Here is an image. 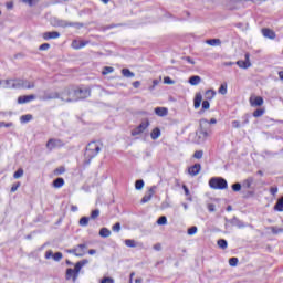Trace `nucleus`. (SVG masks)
Returning a JSON list of instances; mask_svg holds the SVG:
<instances>
[{
    "label": "nucleus",
    "mask_w": 283,
    "mask_h": 283,
    "mask_svg": "<svg viewBox=\"0 0 283 283\" xmlns=\"http://www.w3.org/2000/svg\"><path fill=\"white\" fill-rule=\"evenodd\" d=\"M101 153V144L96 142H92L86 146V150L84 154L85 157V164L90 165L92 163V158H96L98 154Z\"/></svg>",
    "instance_id": "obj_1"
},
{
    "label": "nucleus",
    "mask_w": 283,
    "mask_h": 283,
    "mask_svg": "<svg viewBox=\"0 0 283 283\" xmlns=\"http://www.w3.org/2000/svg\"><path fill=\"white\" fill-rule=\"evenodd\" d=\"M51 23L53 28H78L83 25L78 22H70L67 20H61L57 18H54Z\"/></svg>",
    "instance_id": "obj_2"
},
{
    "label": "nucleus",
    "mask_w": 283,
    "mask_h": 283,
    "mask_svg": "<svg viewBox=\"0 0 283 283\" xmlns=\"http://www.w3.org/2000/svg\"><path fill=\"white\" fill-rule=\"evenodd\" d=\"M209 187H211V189H227L229 185L224 178L214 177L209 180Z\"/></svg>",
    "instance_id": "obj_3"
},
{
    "label": "nucleus",
    "mask_w": 283,
    "mask_h": 283,
    "mask_svg": "<svg viewBox=\"0 0 283 283\" xmlns=\"http://www.w3.org/2000/svg\"><path fill=\"white\" fill-rule=\"evenodd\" d=\"M85 251H87V244L85 243L77 244L73 249L65 250L66 253L75 255V258H83V255H85Z\"/></svg>",
    "instance_id": "obj_4"
},
{
    "label": "nucleus",
    "mask_w": 283,
    "mask_h": 283,
    "mask_svg": "<svg viewBox=\"0 0 283 283\" xmlns=\"http://www.w3.org/2000/svg\"><path fill=\"white\" fill-rule=\"evenodd\" d=\"M13 87H18V90H34L35 84L32 81L18 78V83Z\"/></svg>",
    "instance_id": "obj_5"
},
{
    "label": "nucleus",
    "mask_w": 283,
    "mask_h": 283,
    "mask_svg": "<svg viewBox=\"0 0 283 283\" xmlns=\"http://www.w3.org/2000/svg\"><path fill=\"white\" fill-rule=\"evenodd\" d=\"M64 145H65V143H63V140L51 138L46 143V149H49V151H52V149H59L60 147H63Z\"/></svg>",
    "instance_id": "obj_6"
},
{
    "label": "nucleus",
    "mask_w": 283,
    "mask_h": 283,
    "mask_svg": "<svg viewBox=\"0 0 283 283\" xmlns=\"http://www.w3.org/2000/svg\"><path fill=\"white\" fill-rule=\"evenodd\" d=\"M147 127H149L148 119L142 122L135 129H133L132 136H140V134H143V132H145V129H147Z\"/></svg>",
    "instance_id": "obj_7"
},
{
    "label": "nucleus",
    "mask_w": 283,
    "mask_h": 283,
    "mask_svg": "<svg viewBox=\"0 0 283 283\" xmlns=\"http://www.w3.org/2000/svg\"><path fill=\"white\" fill-rule=\"evenodd\" d=\"M75 93L77 94V101H83V98H90L92 91L90 88H77Z\"/></svg>",
    "instance_id": "obj_8"
},
{
    "label": "nucleus",
    "mask_w": 283,
    "mask_h": 283,
    "mask_svg": "<svg viewBox=\"0 0 283 283\" xmlns=\"http://www.w3.org/2000/svg\"><path fill=\"white\" fill-rule=\"evenodd\" d=\"M60 98L59 92H44L43 96H40V101H55Z\"/></svg>",
    "instance_id": "obj_9"
},
{
    "label": "nucleus",
    "mask_w": 283,
    "mask_h": 283,
    "mask_svg": "<svg viewBox=\"0 0 283 283\" xmlns=\"http://www.w3.org/2000/svg\"><path fill=\"white\" fill-rule=\"evenodd\" d=\"M250 105L251 107H262V105H264V98L261 96H251Z\"/></svg>",
    "instance_id": "obj_10"
},
{
    "label": "nucleus",
    "mask_w": 283,
    "mask_h": 283,
    "mask_svg": "<svg viewBox=\"0 0 283 283\" xmlns=\"http://www.w3.org/2000/svg\"><path fill=\"white\" fill-rule=\"evenodd\" d=\"M154 193H156V186L150 187L148 192L142 198V205L149 202L154 198Z\"/></svg>",
    "instance_id": "obj_11"
},
{
    "label": "nucleus",
    "mask_w": 283,
    "mask_h": 283,
    "mask_svg": "<svg viewBox=\"0 0 283 283\" xmlns=\"http://www.w3.org/2000/svg\"><path fill=\"white\" fill-rule=\"evenodd\" d=\"M4 83V90H18L17 83H19V78L15 80H4L2 81Z\"/></svg>",
    "instance_id": "obj_12"
},
{
    "label": "nucleus",
    "mask_w": 283,
    "mask_h": 283,
    "mask_svg": "<svg viewBox=\"0 0 283 283\" xmlns=\"http://www.w3.org/2000/svg\"><path fill=\"white\" fill-rule=\"evenodd\" d=\"M88 43L90 41L85 40H73L72 48L73 50H82V48H85V45H87Z\"/></svg>",
    "instance_id": "obj_13"
},
{
    "label": "nucleus",
    "mask_w": 283,
    "mask_h": 283,
    "mask_svg": "<svg viewBox=\"0 0 283 283\" xmlns=\"http://www.w3.org/2000/svg\"><path fill=\"white\" fill-rule=\"evenodd\" d=\"M36 96L35 95H23L18 97V103L19 105H23L25 103H31V101H35Z\"/></svg>",
    "instance_id": "obj_14"
},
{
    "label": "nucleus",
    "mask_w": 283,
    "mask_h": 283,
    "mask_svg": "<svg viewBox=\"0 0 283 283\" xmlns=\"http://www.w3.org/2000/svg\"><path fill=\"white\" fill-rule=\"evenodd\" d=\"M202 169V166L200 164H195L193 166L188 168V174L190 176H198Z\"/></svg>",
    "instance_id": "obj_15"
},
{
    "label": "nucleus",
    "mask_w": 283,
    "mask_h": 283,
    "mask_svg": "<svg viewBox=\"0 0 283 283\" xmlns=\"http://www.w3.org/2000/svg\"><path fill=\"white\" fill-rule=\"evenodd\" d=\"M42 36L44 41H50V39H59L61 36V33H59L57 31L44 32Z\"/></svg>",
    "instance_id": "obj_16"
},
{
    "label": "nucleus",
    "mask_w": 283,
    "mask_h": 283,
    "mask_svg": "<svg viewBox=\"0 0 283 283\" xmlns=\"http://www.w3.org/2000/svg\"><path fill=\"white\" fill-rule=\"evenodd\" d=\"M197 136L199 137V140L197 143H205L207 138H209L210 134L205 129H200L199 132H197Z\"/></svg>",
    "instance_id": "obj_17"
},
{
    "label": "nucleus",
    "mask_w": 283,
    "mask_h": 283,
    "mask_svg": "<svg viewBox=\"0 0 283 283\" xmlns=\"http://www.w3.org/2000/svg\"><path fill=\"white\" fill-rule=\"evenodd\" d=\"M197 136L199 137V140L197 143H205L207 138H209L210 134L205 129H200L199 132H197Z\"/></svg>",
    "instance_id": "obj_18"
},
{
    "label": "nucleus",
    "mask_w": 283,
    "mask_h": 283,
    "mask_svg": "<svg viewBox=\"0 0 283 283\" xmlns=\"http://www.w3.org/2000/svg\"><path fill=\"white\" fill-rule=\"evenodd\" d=\"M200 105H202V93H197L193 99L195 109H199Z\"/></svg>",
    "instance_id": "obj_19"
},
{
    "label": "nucleus",
    "mask_w": 283,
    "mask_h": 283,
    "mask_svg": "<svg viewBox=\"0 0 283 283\" xmlns=\"http://www.w3.org/2000/svg\"><path fill=\"white\" fill-rule=\"evenodd\" d=\"M67 96H69L67 98L69 103H75L76 101H78L76 90H72V91L69 90Z\"/></svg>",
    "instance_id": "obj_20"
},
{
    "label": "nucleus",
    "mask_w": 283,
    "mask_h": 283,
    "mask_svg": "<svg viewBox=\"0 0 283 283\" xmlns=\"http://www.w3.org/2000/svg\"><path fill=\"white\" fill-rule=\"evenodd\" d=\"M124 244H126L129 249H136V247H140V243H138L136 240L134 239H126L124 241Z\"/></svg>",
    "instance_id": "obj_21"
},
{
    "label": "nucleus",
    "mask_w": 283,
    "mask_h": 283,
    "mask_svg": "<svg viewBox=\"0 0 283 283\" xmlns=\"http://www.w3.org/2000/svg\"><path fill=\"white\" fill-rule=\"evenodd\" d=\"M155 114L160 117L167 116L169 114V109H167L166 107H156Z\"/></svg>",
    "instance_id": "obj_22"
},
{
    "label": "nucleus",
    "mask_w": 283,
    "mask_h": 283,
    "mask_svg": "<svg viewBox=\"0 0 283 283\" xmlns=\"http://www.w3.org/2000/svg\"><path fill=\"white\" fill-rule=\"evenodd\" d=\"M262 34L265 39H275V32L271 29H262Z\"/></svg>",
    "instance_id": "obj_23"
},
{
    "label": "nucleus",
    "mask_w": 283,
    "mask_h": 283,
    "mask_svg": "<svg viewBox=\"0 0 283 283\" xmlns=\"http://www.w3.org/2000/svg\"><path fill=\"white\" fill-rule=\"evenodd\" d=\"M65 185V179L59 177L53 181L54 189H61Z\"/></svg>",
    "instance_id": "obj_24"
},
{
    "label": "nucleus",
    "mask_w": 283,
    "mask_h": 283,
    "mask_svg": "<svg viewBox=\"0 0 283 283\" xmlns=\"http://www.w3.org/2000/svg\"><path fill=\"white\" fill-rule=\"evenodd\" d=\"M201 82H202V77H200L198 75L191 76L188 81V83H190V85H200Z\"/></svg>",
    "instance_id": "obj_25"
},
{
    "label": "nucleus",
    "mask_w": 283,
    "mask_h": 283,
    "mask_svg": "<svg viewBox=\"0 0 283 283\" xmlns=\"http://www.w3.org/2000/svg\"><path fill=\"white\" fill-rule=\"evenodd\" d=\"M205 98L207 101H213V98H216V91L214 90H207L205 93Z\"/></svg>",
    "instance_id": "obj_26"
},
{
    "label": "nucleus",
    "mask_w": 283,
    "mask_h": 283,
    "mask_svg": "<svg viewBox=\"0 0 283 283\" xmlns=\"http://www.w3.org/2000/svg\"><path fill=\"white\" fill-rule=\"evenodd\" d=\"M82 265L80 263H76L75 264V268H74V275H73V282H75L76 280H78V273H81V270H82Z\"/></svg>",
    "instance_id": "obj_27"
},
{
    "label": "nucleus",
    "mask_w": 283,
    "mask_h": 283,
    "mask_svg": "<svg viewBox=\"0 0 283 283\" xmlns=\"http://www.w3.org/2000/svg\"><path fill=\"white\" fill-rule=\"evenodd\" d=\"M60 94V101H63V103H70V101L67 98H70V96L67 95L69 94V90H64L62 93H59Z\"/></svg>",
    "instance_id": "obj_28"
},
{
    "label": "nucleus",
    "mask_w": 283,
    "mask_h": 283,
    "mask_svg": "<svg viewBox=\"0 0 283 283\" xmlns=\"http://www.w3.org/2000/svg\"><path fill=\"white\" fill-rule=\"evenodd\" d=\"M122 74L123 76H125V78H134V76H136V74L134 72H130L129 69H123Z\"/></svg>",
    "instance_id": "obj_29"
},
{
    "label": "nucleus",
    "mask_w": 283,
    "mask_h": 283,
    "mask_svg": "<svg viewBox=\"0 0 283 283\" xmlns=\"http://www.w3.org/2000/svg\"><path fill=\"white\" fill-rule=\"evenodd\" d=\"M150 137L153 140H158V138H160V128H154L150 133Z\"/></svg>",
    "instance_id": "obj_30"
},
{
    "label": "nucleus",
    "mask_w": 283,
    "mask_h": 283,
    "mask_svg": "<svg viewBox=\"0 0 283 283\" xmlns=\"http://www.w3.org/2000/svg\"><path fill=\"white\" fill-rule=\"evenodd\" d=\"M238 67H241L242 70H249L251 67V62L245 61H237Z\"/></svg>",
    "instance_id": "obj_31"
},
{
    "label": "nucleus",
    "mask_w": 283,
    "mask_h": 283,
    "mask_svg": "<svg viewBox=\"0 0 283 283\" xmlns=\"http://www.w3.org/2000/svg\"><path fill=\"white\" fill-rule=\"evenodd\" d=\"M99 235L101 238H109L112 235V231H109L107 228H102L99 230Z\"/></svg>",
    "instance_id": "obj_32"
},
{
    "label": "nucleus",
    "mask_w": 283,
    "mask_h": 283,
    "mask_svg": "<svg viewBox=\"0 0 283 283\" xmlns=\"http://www.w3.org/2000/svg\"><path fill=\"white\" fill-rule=\"evenodd\" d=\"M232 224L234 227H238V229H244V227H247V224H244V222H242L240 219H233L232 220Z\"/></svg>",
    "instance_id": "obj_33"
},
{
    "label": "nucleus",
    "mask_w": 283,
    "mask_h": 283,
    "mask_svg": "<svg viewBox=\"0 0 283 283\" xmlns=\"http://www.w3.org/2000/svg\"><path fill=\"white\" fill-rule=\"evenodd\" d=\"M207 44L212 46L221 45L222 41L220 39H210V40H207Z\"/></svg>",
    "instance_id": "obj_34"
},
{
    "label": "nucleus",
    "mask_w": 283,
    "mask_h": 283,
    "mask_svg": "<svg viewBox=\"0 0 283 283\" xmlns=\"http://www.w3.org/2000/svg\"><path fill=\"white\" fill-rule=\"evenodd\" d=\"M253 177H249L243 181V187L245 189H251V185H253Z\"/></svg>",
    "instance_id": "obj_35"
},
{
    "label": "nucleus",
    "mask_w": 283,
    "mask_h": 283,
    "mask_svg": "<svg viewBox=\"0 0 283 283\" xmlns=\"http://www.w3.org/2000/svg\"><path fill=\"white\" fill-rule=\"evenodd\" d=\"M216 123H218V120L216 118H211L210 122L207 119H201L200 127H202V125H216Z\"/></svg>",
    "instance_id": "obj_36"
},
{
    "label": "nucleus",
    "mask_w": 283,
    "mask_h": 283,
    "mask_svg": "<svg viewBox=\"0 0 283 283\" xmlns=\"http://www.w3.org/2000/svg\"><path fill=\"white\" fill-rule=\"evenodd\" d=\"M275 211H283V197H281L274 206Z\"/></svg>",
    "instance_id": "obj_37"
},
{
    "label": "nucleus",
    "mask_w": 283,
    "mask_h": 283,
    "mask_svg": "<svg viewBox=\"0 0 283 283\" xmlns=\"http://www.w3.org/2000/svg\"><path fill=\"white\" fill-rule=\"evenodd\" d=\"M144 187H145V181L143 179L136 180L135 189H137V191L143 190Z\"/></svg>",
    "instance_id": "obj_38"
},
{
    "label": "nucleus",
    "mask_w": 283,
    "mask_h": 283,
    "mask_svg": "<svg viewBox=\"0 0 283 283\" xmlns=\"http://www.w3.org/2000/svg\"><path fill=\"white\" fill-rule=\"evenodd\" d=\"M217 244H218L219 249H227V247H229V243L224 239L218 240Z\"/></svg>",
    "instance_id": "obj_39"
},
{
    "label": "nucleus",
    "mask_w": 283,
    "mask_h": 283,
    "mask_svg": "<svg viewBox=\"0 0 283 283\" xmlns=\"http://www.w3.org/2000/svg\"><path fill=\"white\" fill-rule=\"evenodd\" d=\"M80 227H87L90 224V218L88 217H82L78 221Z\"/></svg>",
    "instance_id": "obj_40"
},
{
    "label": "nucleus",
    "mask_w": 283,
    "mask_h": 283,
    "mask_svg": "<svg viewBox=\"0 0 283 283\" xmlns=\"http://www.w3.org/2000/svg\"><path fill=\"white\" fill-rule=\"evenodd\" d=\"M20 120H21V123H30V120H32V115H30V114L22 115L20 117Z\"/></svg>",
    "instance_id": "obj_41"
},
{
    "label": "nucleus",
    "mask_w": 283,
    "mask_h": 283,
    "mask_svg": "<svg viewBox=\"0 0 283 283\" xmlns=\"http://www.w3.org/2000/svg\"><path fill=\"white\" fill-rule=\"evenodd\" d=\"M23 176V168H19L14 174H13V178L15 180H19V178H22Z\"/></svg>",
    "instance_id": "obj_42"
},
{
    "label": "nucleus",
    "mask_w": 283,
    "mask_h": 283,
    "mask_svg": "<svg viewBox=\"0 0 283 283\" xmlns=\"http://www.w3.org/2000/svg\"><path fill=\"white\" fill-rule=\"evenodd\" d=\"M112 72H114V67H112V66H105V67L103 69V71H102V74H103L104 76H107V74H112Z\"/></svg>",
    "instance_id": "obj_43"
},
{
    "label": "nucleus",
    "mask_w": 283,
    "mask_h": 283,
    "mask_svg": "<svg viewBox=\"0 0 283 283\" xmlns=\"http://www.w3.org/2000/svg\"><path fill=\"white\" fill-rule=\"evenodd\" d=\"M98 216H101V210L95 209L91 212V220H96V218H98Z\"/></svg>",
    "instance_id": "obj_44"
},
{
    "label": "nucleus",
    "mask_w": 283,
    "mask_h": 283,
    "mask_svg": "<svg viewBox=\"0 0 283 283\" xmlns=\"http://www.w3.org/2000/svg\"><path fill=\"white\" fill-rule=\"evenodd\" d=\"M198 233V227L192 226L188 229V235H196Z\"/></svg>",
    "instance_id": "obj_45"
},
{
    "label": "nucleus",
    "mask_w": 283,
    "mask_h": 283,
    "mask_svg": "<svg viewBox=\"0 0 283 283\" xmlns=\"http://www.w3.org/2000/svg\"><path fill=\"white\" fill-rule=\"evenodd\" d=\"M263 115H264V109H262V108H259L253 112L254 118H260V116H263Z\"/></svg>",
    "instance_id": "obj_46"
},
{
    "label": "nucleus",
    "mask_w": 283,
    "mask_h": 283,
    "mask_svg": "<svg viewBox=\"0 0 283 283\" xmlns=\"http://www.w3.org/2000/svg\"><path fill=\"white\" fill-rule=\"evenodd\" d=\"M53 260L54 262H61V260H63V253L56 252L55 254H53Z\"/></svg>",
    "instance_id": "obj_47"
},
{
    "label": "nucleus",
    "mask_w": 283,
    "mask_h": 283,
    "mask_svg": "<svg viewBox=\"0 0 283 283\" xmlns=\"http://www.w3.org/2000/svg\"><path fill=\"white\" fill-rule=\"evenodd\" d=\"M71 277L74 279V269L69 268V269L66 270V280H71Z\"/></svg>",
    "instance_id": "obj_48"
},
{
    "label": "nucleus",
    "mask_w": 283,
    "mask_h": 283,
    "mask_svg": "<svg viewBox=\"0 0 283 283\" xmlns=\"http://www.w3.org/2000/svg\"><path fill=\"white\" fill-rule=\"evenodd\" d=\"M202 156H205V153L202 150H196L193 154V158H196L197 160H200Z\"/></svg>",
    "instance_id": "obj_49"
},
{
    "label": "nucleus",
    "mask_w": 283,
    "mask_h": 283,
    "mask_svg": "<svg viewBox=\"0 0 283 283\" xmlns=\"http://www.w3.org/2000/svg\"><path fill=\"white\" fill-rule=\"evenodd\" d=\"M218 92L224 96L227 94V84H221Z\"/></svg>",
    "instance_id": "obj_50"
},
{
    "label": "nucleus",
    "mask_w": 283,
    "mask_h": 283,
    "mask_svg": "<svg viewBox=\"0 0 283 283\" xmlns=\"http://www.w3.org/2000/svg\"><path fill=\"white\" fill-rule=\"evenodd\" d=\"M65 171V167H59L54 170V176H61Z\"/></svg>",
    "instance_id": "obj_51"
},
{
    "label": "nucleus",
    "mask_w": 283,
    "mask_h": 283,
    "mask_svg": "<svg viewBox=\"0 0 283 283\" xmlns=\"http://www.w3.org/2000/svg\"><path fill=\"white\" fill-rule=\"evenodd\" d=\"M164 83L166 85H174L176 82L174 80H171V77L166 76V77H164Z\"/></svg>",
    "instance_id": "obj_52"
},
{
    "label": "nucleus",
    "mask_w": 283,
    "mask_h": 283,
    "mask_svg": "<svg viewBox=\"0 0 283 283\" xmlns=\"http://www.w3.org/2000/svg\"><path fill=\"white\" fill-rule=\"evenodd\" d=\"M157 224H167V217L161 216L158 220H157Z\"/></svg>",
    "instance_id": "obj_53"
},
{
    "label": "nucleus",
    "mask_w": 283,
    "mask_h": 283,
    "mask_svg": "<svg viewBox=\"0 0 283 283\" xmlns=\"http://www.w3.org/2000/svg\"><path fill=\"white\" fill-rule=\"evenodd\" d=\"M229 264L230 266H238V258H230Z\"/></svg>",
    "instance_id": "obj_54"
},
{
    "label": "nucleus",
    "mask_w": 283,
    "mask_h": 283,
    "mask_svg": "<svg viewBox=\"0 0 283 283\" xmlns=\"http://www.w3.org/2000/svg\"><path fill=\"white\" fill-rule=\"evenodd\" d=\"M271 231L274 235H277V233H282L283 232V229L282 228H275V227H272L271 228Z\"/></svg>",
    "instance_id": "obj_55"
},
{
    "label": "nucleus",
    "mask_w": 283,
    "mask_h": 283,
    "mask_svg": "<svg viewBox=\"0 0 283 283\" xmlns=\"http://www.w3.org/2000/svg\"><path fill=\"white\" fill-rule=\"evenodd\" d=\"M242 189V185L240 182L233 184L232 185V190L233 191H240Z\"/></svg>",
    "instance_id": "obj_56"
},
{
    "label": "nucleus",
    "mask_w": 283,
    "mask_h": 283,
    "mask_svg": "<svg viewBox=\"0 0 283 283\" xmlns=\"http://www.w3.org/2000/svg\"><path fill=\"white\" fill-rule=\"evenodd\" d=\"M182 189L185 191V196L188 197V200L191 202V197H190V192H189V188H187L185 185L182 186Z\"/></svg>",
    "instance_id": "obj_57"
},
{
    "label": "nucleus",
    "mask_w": 283,
    "mask_h": 283,
    "mask_svg": "<svg viewBox=\"0 0 283 283\" xmlns=\"http://www.w3.org/2000/svg\"><path fill=\"white\" fill-rule=\"evenodd\" d=\"M19 187H21V182L13 184L11 187V193H14Z\"/></svg>",
    "instance_id": "obj_58"
},
{
    "label": "nucleus",
    "mask_w": 283,
    "mask_h": 283,
    "mask_svg": "<svg viewBox=\"0 0 283 283\" xmlns=\"http://www.w3.org/2000/svg\"><path fill=\"white\" fill-rule=\"evenodd\" d=\"M50 258H54V252H52V250L45 252V260H50Z\"/></svg>",
    "instance_id": "obj_59"
},
{
    "label": "nucleus",
    "mask_w": 283,
    "mask_h": 283,
    "mask_svg": "<svg viewBox=\"0 0 283 283\" xmlns=\"http://www.w3.org/2000/svg\"><path fill=\"white\" fill-rule=\"evenodd\" d=\"M209 107H211V104L209 103V101H203L202 102V109L205 111V109H209Z\"/></svg>",
    "instance_id": "obj_60"
},
{
    "label": "nucleus",
    "mask_w": 283,
    "mask_h": 283,
    "mask_svg": "<svg viewBox=\"0 0 283 283\" xmlns=\"http://www.w3.org/2000/svg\"><path fill=\"white\" fill-rule=\"evenodd\" d=\"M113 231H115L116 233H118L119 231H120V223H115L114 226H113Z\"/></svg>",
    "instance_id": "obj_61"
},
{
    "label": "nucleus",
    "mask_w": 283,
    "mask_h": 283,
    "mask_svg": "<svg viewBox=\"0 0 283 283\" xmlns=\"http://www.w3.org/2000/svg\"><path fill=\"white\" fill-rule=\"evenodd\" d=\"M39 50H42V51L50 50V44L43 43L42 45H40Z\"/></svg>",
    "instance_id": "obj_62"
},
{
    "label": "nucleus",
    "mask_w": 283,
    "mask_h": 283,
    "mask_svg": "<svg viewBox=\"0 0 283 283\" xmlns=\"http://www.w3.org/2000/svg\"><path fill=\"white\" fill-rule=\"evenodd\" d=\"M101 283H114V279H112V277H104Z\"/></svg>",
    "instance_id": "obj_63"
},
{
    "label": "nucleus",
    "mask_w": 283,
    "mask_h": 283,
    "mask_svg": "<svg viewBox=\"0 0 283 283\" xmlns=\"http://www.w3.org/2000/svg\"><path fill=\"white\" fill-rule=\"evenodd\" d=\"M0 127H12V123L0 122Z\"/></svg>",
    "instance_id": "obj_64"
}]
</instances>
